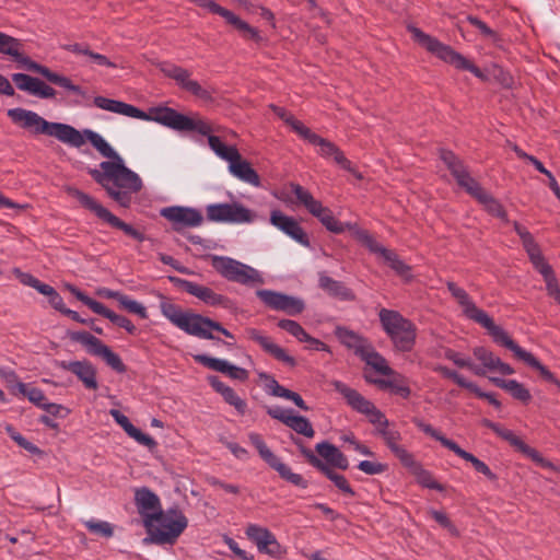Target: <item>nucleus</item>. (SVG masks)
Segmentation results:
<instances>
[{"label":"nucleus","instance_id":"obj_1","mask_svg":"<svg viewBox=\"0 0 560 560\" xmlns=\"http://www.w3.org/2000/svg\"><path fill=\"white\" fill-rule=\"evenodd\" d=\"M86 141L102 156L109 159L100 164L101 171H91V175L118 205L125 208L129 207L132 195L142 188L140 176L125 165L122 158L96 131L85 129Z\"/></svg>","mask_w":560,"mask_h":560},{"label":"nucleus","instance_id":"obj_2","mask_svg":"<svg viewBox=\"0 0 560 560\" xmlns=\"http://www.w3.org/2000/svg\"><path fill=\"white\" fill-rule=\"evenodd\" d=\"M7 115L15 125L33 135L54 137L60 142L74 148H80L85 143V129L79 131L67 124L48 121L37 113L21 107L9 109Z\"/></svg>","mask_w":560,"mask_h":560},{"label":"nucleus","instance_id":"obj_3","mask_svg":"<svg viewBox=\"0 0 560 560\" xmlns=\"http://www.w3.org/2000/svg\"><path fill=\"white\" fill-rule=\"evenodd\" d=\"M160 311L172 325L186 332L187 335L200 339L214 340L212 330H215L228 338H234V336L220 323L200 314L185 311L177 304H174L165 299H162L160 302Z\"/></svg>","mask_w":560,"mask_h":560},{"label":"nucleus","instance_id":"obj_4","mask_svg":"<svg viewBox=\"0 0 560 560\" xmlns=\"http://www.w3.org/2000/svg\"><path fill=\"white\" fill-rule=\"evenodd\" d=\"M447 289L462 307L464 315L487 329L495 343L511 350L517 359L525 354L526 350L521 348L501 326L497 325L487 312L479 308L464 289L452 281L447 282Z\"/></svg>","mask_w":560,"mask_h":560},{"label":"nucleus","instance_id":"obj_5","mask_svg":"<svg viewBox=\"0 0 560 560\" xmlns=\"http://www.w3.org/2000/svg\"><path fill=\"white\" fill-rule=\"evenodd\" d=\"M440 156L447 168L451 171L457 184L479 203H481L488 213L503 221H508L506 212L502 205L488 191H486L475 178L470 176L467 167L452 151L441 150Z\"/></svg>","mask_w":560,"mask_h":560},{"label":"nucleus","instance_id":"obj_6","mask_svg":"<svg viewBox=\"0 0 560 560\" xmlns=\"http://www.w3.org/2000/svg\"><path fill=\"white\" fill-rule=\"evenodd\" d=\"M136 119L154 121L176 131H195L199 135L213 132L212 126L197 114L186 116L167 106L151 107L148 112L140 109Z\"/></svg>","mask_w":560,"mask_h":560},{"label":"nucleus","instance_id":"obj_7","mask_svg":"<svg viewBox=\"0 0 560 560\" xmlns=\"http://www.w3.org/2000/svg\"><path fill=\"white\" fill-rule=\"evenodd\" d=\"M188 520L177 508H171L161 511L156 520L151 522V527H144L148 537L143 539L144 544L173 545L177 538L187 528Z\"/></svg>","mask_w":560,"mask_h":560},{"label":"nucleus","instance_id":"obj_8","mask_svg":"<svg viewBox=\"0 0 560 560\" xmlns=\"http://www.w3.org/2000/svg\"><path fill=\"white\" fill-rule=\"evenodd\" d=\"M408 31L412 35V38L425 48L429 52L433 54L444 62H447L454 66L459 70H467L471 72L475 77L483 79L485 75L481 70L476 67L472 62H470L467 58H465L459 52L455 51L451 46L443 44L438 38L432 37L431 35L422 32L420 28L408 25Z\"/></svg>","mask_w":560,"mask_h":560},{"label":"nucleus","instance_id":"obj_9","mask_svg":"<svg viewBox=\"0 0 560 560\" xmlns=\"http://www.w3.org/2000/svg\"><path fill=\"white\" fill-rule=\"evenodd\" d=\"M381 325L396 350L409 352L413 349L417 327L408 318L393 310L382 308L378 313Z\"/></svg>","mask_w":560,"mask_h":560},{"label":"nucleus","instance_id":"obj_10","mask_svg":"<svg viewBox=\"0 0 560 560\" xmlns=\"http://www.w3.org/2000/svg\"><path fill=\"white\" fill-rule=\"evenodd\" d=\"M210 260L212 268L228 281L247 287L264 283V278L257 269L232 257L212 255Z\"/></svg>","mask_w":560,"mask_h":560},{"label":"nucleus","instance_id":"obj_11","mask_svg":"<svg viewBox=\"0 0 560 560\" xmlns=\"http://www.w3.org/2000/svg\"><path fill=\"white\" fill-rule=\"evenodd\" d=\"M331 386L336 392L341 394L347 404L355 411L366 416L369 421L375 427L376 433L386 428L389 422L385 415L375 407V405L363 397L358 390L349 387L341 381H331Z\"/></svg>","mask_w":560,"mask_h":560},{"label":"nucleus","instance_id":"obj_12","mask_svg":"<svg viewBox=\"0 0 560 560\" xmlns=\"http://www.w3.org/2000/svg\"><path fill=\"white\" fill-rule=\"evenodd\" d=\"M67 194L78 200V202L85 209L93 212L98 219L103 220L104 222L108 223L113 228L121 230L127 235L131 236L132 238L142 242L145 240V236L143 233L139 232L135 228H132L130 224L125 223L119 218L114 215L109 210H107L105 207H103L101 203H98L92 196L83 192L82 190L68 186L66 188Z\"/></svg>","mask_w":560,"mask_h":560},{"label":"nucleus","instance_id":"obj_13","mask_svg":"<svg viewBox=\"0 0 560 560\" xmlns=\"http://www.w3.org/2000/svg\"><path fill=\"white\" fill-rule=\"evenodd\" d=\"M207 220L214 223L252 224L257 220V213L243 203L220 202L206 207Z\"/></svg>","mask_w":560,"mask_h":560},{"label":"nucleus","instance_id":"obj_14","mask_svg":"<svg viewBox=\"0 0 560 560\" xmlns=\"http://www.w3.org/2000/svg\"><path fill=\"white\" fill-rule=\"evenodd\" d=\"M291 189L299 202L303 205L312 215L317 218L328 231L334 233H342L346 231V223L338 221L331 210L324 207L308 190L299 184H291Z\"/></svg>","mask_w":560,"mask_h":560},{"label":"nucleus","instance_id":"obj_15","mask_svg":"<svg viewBox=\"0 0 560 560\" xmlns=\"http://www.w3.org/2000/svg\"><path fill=\"white\" fill-rule=\"evenodd\" d=\"M248 440L253 446H255L260 457L272 469H275L282 479L303 489L307 487V481L300 474L293 472L287 464L282 463L281 459L267 446L258 433L250 432L248 434Z\"/></svg>","mask_w":560,"mask_h":560},{"label":"nucleus","instance_id":"obj_16","mask_svg":"<svg viewBox=\"0 0 560 560\" xmlns=\"http://www.w3.org/2000/svg\"><path fill=\"white\" fill-rule=\"evenodd\" d=\"M70 338L84 346L89 353L101 357L106 364L116 372L124 373L126 371V366L120 357L92 334L88 331H75L70 335Z\"/></svg>","mask_w":560,"mask_h":560},{"label":"nucleus","instance_id":"obj_17","mask_svg":"<svg viewBox=\"0 0 560 560\" xmlns=\"http://www.w3.org/2000/svg\"><path fill=\"white\" fill-rule=\"evenodd\" d=\"M245 535L256 545L260 553L272 559H282L287 555V548L278 541L275 534L267 527L248 524L245 528Z\"/></svg>","mask_w":560,"mask_h":560},{"label":"nucleus","instance_id":"obj_18","mask_svg":"<svg viewBox=\"0 0 560 560\" xmlns=\"http://www.w3.org/2000/svg\"><path fill=\"white\" fill-rule=\"evenodd\" d=\"M160 214L172 223L175 231H180L185 228H198L203 223L202 213L198 209L191 207H165L161 209Z\"/></svg>","mask_w":560,"mask_h":560},{"label":"nucleus","instance_id":"obj_19","mask_svg":"<svg viewBox=\"0 0 560 560\" xmlns=\"http://www.w3.org/2000/svg\"><path fill=\"white\" fill-rule=\"evenodd\" d=\"M269 222L298 244L304 247L311 246L307 233L294 217L288 215L279 209H273L270 211Z\"/></svg>","mask_w":560,"mask_h":560},{"label":"nucleus","instance_id":"obj_20","mask_svg":"<svg viewBox=\"0 0 560 560\" xmlns=\"http://www.w3.org/2000/svg\"><path fill=\"white\" fill-rule=\"evenodd\" d=\"M69 290L79 301H81L84 305L90 307L94 313L104 316L105 318L109 319L113 324L120 328H124L127 332L131 335L136 332V326L126 316L116 314L115 312L110 311L105 305H103L101 302L93 300L92 298H90L84 292H82L81 290L73 285H70Z\"/></svg>","mask_w":560,"mask_h":560},{"label":"nucleus","instance_id":"obj_21","mask_svg":"<svg viewBox=\"0 0 560 560\" xmlns=\"http://www.w3.org/2000/svg\"><path fill=\"white\" fill-rule=\"evenodd\" d=\"M195 4L206 8L212 13L219 14L226 20L228 23L233 25L237 31L241 32L242 36L246 39H253L255 42H260L261 36L259 32L252 27L248 23L241 20L236 14L232 11L219 5L212 0H191Z\"/></svg>","mask_w":560,"mask_h":560},{"label":"nucleus","instance_id":"obj_22","mask_svg":"<svg viewBox=\"0 0 560 560\" xmlns=\"http://www.w3.org/2000/svg\"><path fill=\"white\" fill-rule=\"evenodd\" d=\"M135 504L144 527H151V522L163 510L159 495L147 487L135 490Z\"/></svg>","mask_w":560,"mask_h":560},{"label":"nucleus","instance_id":"obj_23","mask_svg":"<svg viewBox=\"0 0 560 560\" xmlns=\"http://www.w3.org/2000/svg\"><path fill=\"white\" fill-rule=\"evenodd\" d=\"M308 143L317 148V153L328 160L332 159L334 162L342 170L353 174L355 177L361 178V174L352 165L343 152L331 141L316 135L315 132L307 140Z\"/></svg>","mask_w":560,"mask_h":560},{"label":"nucleus","instance_id":"obj_24","mask_svg":"<svg viewBox=\"0 0 560 560\" xmlns=\"http://www.w3.org/2000/svg\"><path fill=\"white\" fill-rule=\"evenodd\" d=\"M514 230L522 240V244L532 264L542 275L544 279H547L548 277L552 276V269L549 266V264L545 261L540 248L535 242L533 235L527 231V229H525L517 222H514Z\"/></svg>","mask_w":560,"mask_h":560},{"label":"nucleus","instance_id":"obj_25","mask_svg":"<svg viewBox=\"0 0 560 560\" xmlns=\"http://www.w3.org/2000/svg\"><path fill=\"white\" fill-rule=\"evenodd\" d=\"M0 54L11 57L28 71L37 73L42 68V65L24 55L23 43L20 39L2 32H0Z\"/></svg>","mask_w":560,"mask_h":560},{"label":"nucleus","instance_id":"obj_26","mask_svg":"<svg viewBox=\"0 0 560 560\" xmlns=\"http://www.w3.org/2000/svg\"><path fill=\"white\" fill-rule=\"evenodd\" d=\"M171 281L179 285L185 292L189 293L190 295L196 296L203 303L210 306H223L226 307L228 303L230 302L229 299L222 294L215 293L212 289L198 284L196 282L179 279V278H170Z\"/></svg>","mask_w":560,"mask_h":560},{"label":"nucleus","instance_id":"obj_27","mask_svg":"<svg viewBox=\"0 0 560 560\" xmlns=\"http://www.w3.org/2000/svg\"><path fill=\"white\" fill-rule=\"evenodd\" d=\"M59 366L74 374L86 389L95 390L98 388L96 369L88 360L61 361Z\"/></svg>","mask_w":560,"mask_h":560},{"label":"nucleus","instance_id":"obj_28","mask_svg":"<svg viewBox=\"0 0 560 560\" xmlns=\"http://www.w3.org/2000/svg\"><path fill=\"white\" fill-rule=\"evenodd\" d=\"M12 81L19 90L33 96L44 100L54 98L56 96V91L38 78L25 73H13Z\"/></svg>","mask_w":560,"mask_h":560},{"label":"nucleus","instance_id":"obj_29","mask_svg":"<svg viewBox=\"0 0 560 560\" xmlns=\"http://www.w3.org/2000/svg\"><path fill=\"white\" fill-rule=\"evenodd\" d=\"M246 334L249 339L257 342L267 353L272 355L276 360L289 365L295 366V359L290 355L282 347L273 342V340L265 336L261 331L256 328H247Z\"/></svg>","mask_w":560,"mask_h":560},{"label":"nucleus","instance_id":"obj_30","mask_svg":"<svg viewBox=\"0 0 560 560\" xmlns=\"http://www.w3.org/2000/svg\"><path fill=\"white\" fill-rule=\"evenodd\" d=\"M194 360L203 366L223 373L233 380L246 381L248 372L240 366H236L224 359L212 358L207 354H195Z\"/></svg>","mask_w":560,"mask_h":560},{"label":"nucleus","instance_id":"obj_31","mask_svg":"<svg viewBox=\"0 0 560 560\" xmlns=\"http://www.w3.org/2000/svg\"><path fill=\"white\" fill-rule=\"evenodd\" d=\"M388 378H373L371 376L365 375V380L369 383L375 384L381 389H388L390 393L400 396L401 398L407 399L411 389L408 385V380L402 374L393 370L392 374H386Z\"/></svg>","mask_w":560,"mask_h":560},{"label":"nucleus","instance_id":"obj_32","mask_svg":"<svg viewBox=\"0 0 560 560\" xmlns=\"http://www.w3.org/2000/svg\"><path fill=\"white\" fill-rule=\"evenodd\" d=\"M310 464L325 475L334 485L343 493L353 497L354 490L343 475L336 472L331 467L325 464L319 457L315 456L312 452H304Z\"/></svg>","mask_w":560,"mask_h":560},{"label":"nucleus","instance_id":"obj_33","mask_svg":"<svg viewBox=\"0 0 560 560\" xmlns=\"http://www.w3.org/2000/svg\"><path fill=\"white\" fill-rule=\"evenodd\" d=\"M472 354L475 359L481 363L479 366L485 370V374L488 371H495L503 375H511L514 373V369L511 365L502 362L500 358L494 355L493 352L485 347H476Z\"/></svg>","mask_w":560,"mask_h":560},{"label":"nucleus","instance_id":"obj_34","mask_svg":"<svg viewBox=\"0 0 560 560\" xmlns=\"http://www.w3.org/2000/svg\"><path fill=\"white\" fill-rule=\"evenodd\" d=\"M5 380L10 383L9 387L13 395L25 396L35 406L40 408L47 400L42 389L18 381L14 372L8 373Z\"/></svg>","mask_w":560,"mask_h":560},{"label":"nucleus","instance_id":"obj_35","mask_svg":"<svg viewBox=\"0 0 560 560\" xmlns=\"http://www.w3.org/2000/svg\"><path fill=\"white\" fill-rule=\"evenodd\" d=\"M109 415L113 417V419L116 421V423L119 424L124 429V431L131 439H133L137 443L148 447L149 450H153L156 446V442L153 438H151L150 435L143 433L141 430L136 428L130 422L128 417L122 415L119 410L110 409Z\"/></svg>","mask_w":560,"mask_h":560},{"label":"nucleus","instance_id":"obj_36","mask_svg":"<svg viewBox=\"0 0 560 560\" xmlns=\"http://www.w3.org/2000/svg\"><path fill=\"white\" fill-rule=\"evenodd\" d=\"M93 105L98 109L126 117L137 118V116H140V109L138 107L121 101L107 98L105 96H95L93 98Z\"/></svg>","mask_w":560,"mask_h":560},{"label":"nucleus","instance_id":"obj_37","mask_svg":"<svg viewBox=\"0 0 560 560\" xmlns=\"http://www.w3.org/2000/svg\"><path fill=\"white\" fill-rule=\"evenodd\" d=\"M316 452L319 457L323 458L324 463L329 467H336L341 470H346L349 467L348 458L343 455V453L334 444L329 442H320L315 446Z\"/></svg>","mask_w":560,"mask_h":560},{"label":"nucleus","instance_id":"obj_38","mask_svg":"<svg viewBox=\"0 0 560 560\" xmlns=\"http://www.w3.org/2000/svg\"><path fill=\"white\" fill-rule=\"evenodd\" d=\"M401 465L415 476L417 482L422 487L438 491L444 490V487L434 479L433 475L429 470L424 469L422 465L416 460L413 455Z\"/></svg>","mask_w":560,"mask_h":560},{"label":"nucleus","instance_id":"obj_39","mask_svg":"<svg viewBox=\"0 0 560 560\" xmlns=\"http://www.w3.org/2000/svg\"><path fill=\"white\" fill-rule=\"evenodd\" d=\"M230 174L241 182L249 184L254 187H260V178L257 172L252 167L250 163L240 154V158L229 165Z\"/></svg>","mask_w":560,"mask_h":560},{"label":"nucleus","instance_id":"obj_40","mask_svg":"<svg viewBox=\"0 0 560 560\" xmlns=\"http://www.w3.org/2000/svg\"><path fill=\"white\" fill-rule=\"evenodd\" d=\"M377 434L382 436L387 447L401 464L406 462L410 456H412V454L408 452L407 448L399 444L401 440L400 432L396 429L389 428V424L382 429Z\"/></svg>","mask_w":560,"mask_h":560},{"label":"nucleus","instance_id":"obj_41","mask_svg":"<svg viewBox=\"0 0 560 560\" xmlns=\"http://www.w3.org/2000/svg\"><path fill=\"white\" fill-rule=\"evenodd\" d=\"M38 74L43 75L45 79H47L50 83H54L63 90L78 95L82 98H88L86 91L81 88L80 85L74 84L68 77L61 75L59 73H56L51 71L49 68L42 66Z\"/></svg>","mask_w":560,"mask_h":560},{"label":"nucleus","instance_id":"obj_42","mask_svg":"<svg viewBox=\"0 0 560 560\" xmlns=\"http://www.w3.org/2000/svg\"><path fill=\"white\" fill-rule=\"evenodd\" d=\"M335 335L343 346L354 350L355 354L358 355H361L362 352H364V350L370 346V342L366 339L353 330L343 327H337Z\"/></svg>","mask_w":560,"mask_h":560},{"label":"nucleus","instance_id":"obj_43","mask_svg":"<svg viewBox=\"0 0 560 560\" xmlns=\"http://www.w3.org/2000/svg\"><path fill=\"white\" fill-rule=\"evenodd\" d=\"M208 138V144L210 149L215 153L218 158L229 163L235 162L240 158V152L234 145L224 144L221 139L213 136L212 132L205 135Z\"/></svg>","mask_w":560,"mask_h":560},{"label":"nucleus","instance_id":"obj_44","mask_svg":"<svg viewBox=\"0 0 560 560\" xmlns=\"http://www.w3.org/2000/svg\"><path fill=\"white\" fill-rule=\"evenodd\" d=\"M490 381L498 387L506 390L513 398L523 402L530 400L529 390L516 380H504L500 377H490Z\"/></svg>","mask_w":560,"mask_h":560},{"label":"nucleus","instance_id":"obj_45","mask_svg":"<svg viewBox=\"0 0 560 560\" xmlns=\"http://www.w3.org/2000/svg\"><path fill=\"white\" fill-rule=\"evenodd\" d=\"M175 81L182 89L186 90L187 92L191 93L192 95L201 100L207 101L211 98L210 92L203 89L197 81L191 80L190 73L186 69H183V71L179 72Z\"/></svg>","mask_w":560,"mask_h":560},{"label":"nucleus","instance_id":"obj_46","mask_svg":"<svg viewBox=\"0 0 560 560\" xmlns=\"http://www.w3.org/2000/svg\"><path fill=\"white\" fill-rule=\"evenodd\" d=\"M319 285L324 290H326L328 293L338 296L339 299L343 301H352L354 300L353 292L348 289L343 283L340 281L334 280L332 278L328 276H322L319 278Z\"/></svg>","mask_w":560,"mask_h":560},{"label":"nucleus","instance_id":"obj_47","mask_svg":"<svg viewBox=\"0 0 560 560\" xmlns=\"http://www.w3.org/2000/svg\"><path fill=\"white\" fill-rule=\"evenodd\" d=\"M360 357L368 365L373 368L377 373L382 375L393 373V369L388 365L386 359L378 352H376L371 345L364 350V352H362Z\"/></svg>","mask_w":560,"mask_h":560},{"label":"nucleus","instance_id":"obj_48","mask_svg":"<svg viewBox=\"0 0 560 560\" xmlns=\"http://www.w3.org/2000/svg\"><path fill=\"white\" fill-rule=\"evenodd\" d=\"M458 457L463 458L464 460L470 463L476 471L486 476L489 480H497V475L492 472V470L489 468V466L477 458L471 453L463 450L457 443L452 450Z\"/></svg>","mask_w":560,"mask_h":560},{"label":"nucleus","instance_id":"obj_49","mask_svg":"<svg viewBox=\"0 0 560 560\" xmlns=\"http://www.w3.org/2000/svg\"><path fill=\"white\" fill-rule=\"evenodd\" d=\"M444 358L452 361L458 368H466L470 370L475 375H485V370L475 364L469 357L464 355L453 349H445Z\"/></svg>","mask_w":560,"mask_h":560},{"label":"nucleus","instance_id":"obj_50","mask_svg":"<svg viewBox=\"0 0 560 560\" xmlns=\"http://www.w3.org/2000/svg\"><path fill=\"white\" fill-rule=\"evenodd\" d=\"M256 295L266 307L278 311L287 294L273 290L260 289L256 291Z\"/></svg>","mask_w":560,"mask_h":560},{"label":"nucleus","instance_id":"obj_51","mask_svg":"<svg viewBox=\"0 0 560 560\" xmlns=\"http://www.w3.org/2000/svg\"><path fill=\"white\" fill-rule=\"evenodd\" d=\"M305 308V303L302 299L293 295H285L277 312H283L290 316L301 314Z\"/></svg>","mask_w":560,"mask_h":560},{"label":"nucleus","instance_id":"obj_52","mask_svg":"<svg viewBox=\"0 0 560 560\" xmlns=\"http://www.w3.org/2000/svg\"><path fill=\"white\" fill-rule=\"evenodd\" d=\"M287 427L306 438H313L315 434L311 422L303 416L292 415Z\"/></svg>","mask_w":560,"mask_h":560},{"label":"nucleus","instance_id":"obj_53","mask_svg":"<svg viewBox=\"0 0 560 560\" xmlns=\"http://www.w3.org/2000/svg\"><path fill=\"white\" fill-rule=\"evenodd\" d=\"M345 226L346 230H349L359 242L369 248L370 252H373L380 244L366 230L359 228L357 224L346 223Z\"/></svg>","mask_w":560,"mask_h":560},{"label":"nucleus","instance_id":"obj_54","mask_svg":"<svg viewBox=\"0 0 560 560\" xmlns=\"http://www.w3.org/2000/svg\"><path fill=\"white\" fill-rule=\"evenodd\" d=\"M119 305L122 308H125L127 312H129L131 314H136L142 319L148 318V312H147L145 306L142 303L131 299L127 294H122Z\"/></svg>","mask_w":560,"mask_h":560},{"label":"nucleus","instance_id":"obj_55","mask_svg":"<svg viewBox=\"0 0 560 560\" xmlns=\"http://www.w3.org/2000/svg\"><path fill=\"white\" fill-rule=\"evenodd\" d=\"M417 427L424 432L425 434L430 435L434 440L439 441L444 447L452 451L456 443L443 434H441L438 430H435L431 424L424 423L422 421L417 422Z\"/></svg>","mask_w":560,"mask_h":560},{"label":"nucleus","instance_id":"obj_56","mask_svg":"<svg viewBox=\"0 0 560 560\" xmlns=\"http://www.w3.org/2000/svg\"><path fill=\"white\" fill-rule=\"evenodd\" d=\"M520 360L524 361L530 368L539 371L541 376L545 377L546 380L560 385V383L555 378L553 374L545 365H542L530 352L526 351L525 354Z\"/></svg>","mask_w":560,"mask_h":560},{"label":"nucleus","instance_id":"obj_57","mask_svg":"<svg viewBox=\"0 0 560 560\" xmlns=\"http://www.w3.org/2000/svg\"><path fill=\"white\" fill-rule=\"evenodd\" d=\"M5 431L7 433L9 434V436L19 445L21 446L22 448H24L25 451L30 452L31 454H39L40 453V450L35 445L33 444L32 442H30L28 440H26L21 433H19L12 425H7L5 428Z\"/></svg>","mask_w":560,"mask_h":560},{"label":"nucleus","instance_id":"obj_58","mask_svg":"<svg viewBox=\"0 0 560 560\" xmlns=\"http://www.w3.org/2000/svg\"><path fill=\"white\" fill-rule=\"evenodd\" d=\"M434 371L440 373L442 376L444 377H447L450 380H452L453 382H455L457 385L466 388V389H470V387H472V382H469L467 381L463 375H460L458 372L454 371V370H451L448 369L447 366H444V365H438L434 368Z\"/></svg>","mask_w":560,"mask_h":560},{"label":"nucleus","instance_id":"obj_59","mask_svg":"<svg viewBox=\"0 0 560 560\" xmlns=\"http://www.w3.org/2000/svg\"><path fill=\"white\" fill-rule=\"evenodd\" d=\"M84 526L91 533L98 534L107 538L114 535L113 525L106 521L89 520L84 522Z\"/></svg>","mask_w":560,"mask_h":560},{"label":"nucleus","instance_id":"obj_60","mask_svg":"<svg viewBox=\"0 0 560 560\" xmlns=\"http://www.w3.org/2000/svg\"><path fill=\"white\" fill-rule=\"evenodd\" d=\"M278 326L289 332L291 336L295 337L299 341H303L307 332L305 329L295 320L291 319H281L278 322Z\"/></svg>","mask_w":560,"mask_h":560},{"label":"nucleus","instance_id":"obj_61","mask_svg":"<svg viewBox=\"0 0 560 560\" xmlns=\"http://www.w3.org/2000/svg\"><path fill=\"white\" fill-rule=\"evenodd\" d=\"M12 273L20 280L24 285L35 289L37 292H42L46 283L40 282L37 278L28 272L22 271L20 268H13Z\"/></svg>","mask_w":560,"mask_h":560},{"label":"nucleus","instance_id":"obj_62","mask_svg":"<svg viewBox=\"0 0 560 560\" xmlns=\"http://www.w3.org/2000/svg\"><path fill=\"white\" fill-rule=\"evenodd\" d=\"M224 401L234 407L238 416H244L247 411V402L232 388L224 397Z\"/></svg>","mask_w":560,"mask_h":560},{"label":"nucleus","instance_id":"obj_63","mask_svg":"<svg viewBox=\"0 0 560 560\" xmlns=\"http://www.w3.org/2000/svg\"><path fill=\"white\" fill-rule=\"evenodd\" d=\"M291 129L296 132L304 140H308L311 136L314 133L310 128H307L302 121L298 120L292 114L283 120Z\"/></svg>","mask_w":560,"mask_h":560},{"label":"nucleus","instance_id":"obj_64","mask_svg":"<svg viewBox=\"0 0 560 560\" xmlns=\"http://www.w3.org/2000/svg\"><path fill=\"white\" fill-rule=\"evenodd\" d=\"M291 129L296 132L304 140H308L311 136L314 133L310 128H307L302 121L298 120L292 114L283 120Z\"/></svg>","mask_w":560,"mask_h":560}]
</instances>
